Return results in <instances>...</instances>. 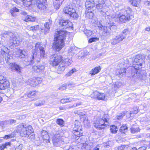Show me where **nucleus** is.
I'll list each match as a JSON object with an SVG mask.
<instances>
[{"instance_id":"1","label":"nucleus","mask_w":150,"mask_h":150,"mask_svg":"<svg viewBox=\"0 0 150 150\" xmlns=\"http://www.w3.org/2000/svg\"><path fill=\"white\" fill-rule=\"evenodd\" d=\"M57 32L58 35L54 37L53 47L56 51H59L64 46V40L67 33L64 30H60Z\"/></svg>"},{"instance_id":"2","label":"nucleus","mask_w":150,"mask_h":150,"mask_svg":"<svg viewBox=\"0 0 150 150\" xmlns=\"http://www.w3.org/2000/svg\"><path fill=\"white\" fill-rule=\"evenodd\" d=\"M119 10L121 11L120 13L117 16V18L120 22L125 23L131 19L132 15H131L132 10L129 7H125L123 5H119Z\"/></svg>"},{"instance_id":"3","label":"nucleus","mask_w":150,"mask_h":150,"mask_svg":"<svg viewBox=\"0 0 150 150\" xmlns=\"http://www.w3.org/2000/svg\"><path fill=\"white\" fill-rule=\"evenodd\" d=\"M108 115L107 114H104L102 117H98L94 121V127L99 130L104 128L106 125H108Z\"/></svg>"},{"instance_id":"4","label":"nucleus","mask_w":150,"mask_h":150,"mask_svg":"<svg viewBox=\"0 0 150 150\" xmlns=\"http://www.w3.org/2000/svg\"><path fill=\"white\" fill-rule=\"evenodd\" d=\"M72 62L71 59L69 58H64L63 59H62V63L60 65L58 66L57 69V73H61L65 70L66 67L71 65Z\"/></svg>"},{"instance_id":"5","label":"nucleus","mask_w":150,"mask_h":150,"mask_svg":"<svg viewBox=\"0 0 150 150\" xmlns=\"http://www.w3.org/2000/svg\"><path fill=\"white\" fill-rule=\"evenodd\" d=\"M33 129L32 126L30 125L25 127L24 125H19L18 131L21 136L26 137L28 134L32 132Z\"/></svg>"},{"instance_id":"6","label":"nucleus","mask_w":150,"mask_h":150,"mask_svg":"<svg viewBox=\"0 0 150 150\" xmlns=\"http://www.w3.org/2000/svg\"><path fill=\"white\" fill-rule=\"evenodd\" d=\"M128 33V30L125 29L122 33L115 36L112 40L111 44L112 45H115L122 41L126 37V35Z\"/></svg>"},{"instance_id":"7","label":"nucleus","mask_w":150,"mask_h":150,"mask_svg":"<svg viewBox=\"0 0 150 150\" xmlns=\"http://www.w3.org/2000/svg\"><path fill=\"white\" fill-rule=\"evenodd\" d=\"M52 141L53 145L56 146H61L64 144L59 131L57 132L53 136Z\"/></svg>"},{"instance_id":"8","label":"nucleus","mask_w":150,"mask_h":150,"mask_svg":"<svg viewBox=\"0 0 150 150\" xmlns=\"http://www.w3.org/2000/svg\"><path fill=\"white\" fill-rule=\"evenodd\" d=\"M62 57L61 56L57 55L56 54L52 55L50 57V61L53 67L60 65L62 63Z\"/></svg>"},{"instance_id":"9","label":"nucleus","mask_w":150,"mask_h":150,"mask_svg":"<svg viewBox=\"0 0 150 150\" xmlns=\"http://www.w3.org/2000/svg\"><path fill=\"white\" fill-rule=\"evenodd\" d=\"M10 46L13 47L18 46L19 43L22 41L21 38L18 37L16 36L15 34L10 32Z\"/></svg>"},{"instance_id":"10","label":"nucleus","mask_w":150,"mask_h":150,"mask_svg":"<svg viewBox=\"0 0 150 150\" xmlns=\"http://www.w3.org/2000/svg\"><path fill=\"white\" fill-rule=\"evenodd\" d=\"M142 56L140 55H137L136 56L133 61V64L135 65L134 69L136 70L141 69L142 67L143 60L142 58Z\"/></svg>"},{"instance_id":"11","label":"nucleus","mask_w":150,"mask_h":150,"mask_svg":"<svg viewBox=\"0 0 150 150\" xmlns=\"http://www.w3.org/2000/svg\"><path fill=\"white\" fill-rule=\"evenodd\" d=\"M63 11L65 13L69 14L74 18H76L78 17V15L74 8L69 6L66 7L64 8Z\"/></svg>"},{"instance_id":"12","label":"nucleus","mask_w":150,"mask_h":150,"mask_svg":"<svg viewBox=\"0 0 150 150\" xmlns=\"http://www.w3.org/2000/svg\"><path fill=\"white\" fill-rule=\"evenodd\" d=\"M96 4V7L97 9L101 12V14L103 16L106 17V16H108L110 15L109 12L108 11V8L105 6V4Z\"/></svg>"},{"instance_id":"13","label":"nucleus","mask_w":150,"mask_h":150,"mask_svg":"<svg viewBox=\"0 0 150 150\" xmlns=\"http://www.w3.org/2000/svg\"><path fill=\"white\" fill-rule=\"evenodd\" d=\"M42 80V79L41 78L38 77L36 78L34 77L29 79L26 82L29 85L31 86L35 87L40 83Z\"/></svg>"},{"instance_id":"14","label":"nucleus","mask_w":150,"mask_h":150,"mask_svg":"<svg viewBox=\"0 0 150 150\" xmlns=\"http://www.w3.org/2000/svg\"><path fill=\"white\" fill-rule=\"evenodd\" d=\"M59 24L62 27L65 28L72 27L73 26L72 23L69 20H66L62 18L60 19Z\"/></svg>"},{"instance_id":"15","label":"nucleus","mask_w":150,"mask_h":150,"mask_svg":"<svg viewBox=\"0 0 150 150\" xmlns=\"http://www.w3.org/2000/svg\"><path fill=\"white\" fill-rule=\"evenodd\" d=\"M10 66L12 71H16L18 74H20L22 69V67L19 64L16 63H10Z\"/></svg>"},{"instance_id":"16","label":"nucleus","mask_w":150,"mask_h":150,"mask_svg":"<svg viewBox=\"0 0 150 150\" xmlns=\"http://www.w3.org/2000/svg\"><path fill=\"white\" fill-rule=\"evenodd\" d=\"M93 94L95 96V98L99 100L105 101L107 100V98L105 97V94L103 93H99L97 91L93 92Z\"/></svg>"},{"instance_id":"17","label":"nucleus","mask_w":150,"mask_h":150,"mask_svg":"<svg viewBox=\"0 0 150 150\" xmlns=\"http://www.w3.org/2000/svg\"><path fill=\"white\" fill-rule=\"evenodd\" d=\"M38 49L40 51L41 57L44 58L45 57V51L43 47L41 46L40 43L38 42L36 43L35 46V51L36 52Z\"/></svg>"},{"instance_id":"18","label":"nucleus","mask_w":150,"mask_h":150,"mask_svg":"<svg viewBox=\"0 0 150 150\" xmlns=\"http://www.w3.org/2000/svg\"><path fill=\"white\" fill-rule=\"evenodd\" d=\"M96 0H86L85 3V6L87 9L89 10L92 8L95 4L97 3Z\"/></svg>"},{"instance_id":"19","label":"nucleus","mask_w":150,"mask_h":150,"mask_svg":"<svg viewBox=\"0 0 150 150\" xmlns=\"http://www.w3.org/2000/svg\"><path fill=\"white\" fill-rule=\"evenodd\" d=\"M37 3V7L40 10H44L46 9L45 6L46 0H35Z\"/></svg>"},{"instance_id":"20","label":"nucleus","mask_w":150,"mask_h":150,"mask_svg":"<svg viewBox=\"0 0 150 150\" xmlns=\"http://www.w3.org/2000/svg\"><path fill=\"white\" fill-rule=\"evenodd\" d=\"M1 53L4 54H7L6 56L5 57V59L7 63H9V50L7 47H4L3 48L1 49Z\"/></svg>"},{"instance_id":"21","label":"nucleus","mask_w":150,"mask_h":150,"mask_svg":"<svg viewBox=\"0 0 150 150\" xmlns=\"http://www.w3.org/2000/svg\"><path fill=\"white\" fill-rule=\"evenodd\" d=\"M32 68L34 71L36 72H43L45 69L44 66L42 65H34L33 66Z\"/></svg>"},{"instance_id":"22","label":"nucleus","mask_w":150,"mask_h":150,"mask_svg":"<svg viewBox=\"0 0 150 150\" xmlns=\"http://www.w3.org/2000/svg\"><path fill=\"white\" fill-rule=\"evenodd\" d=\"M15 51L16 52V54L20 58H24L26 55V53L25 50L22 51L19 49L17 48L16 49Z\"/></svg>"},{"instance_id":"23","label":"nucleus","mask_w":150,"mask_h":150,"mask_svg":"<svg viewBox=\"0 0 150 150\" xmlns=\"http://www.w3.org/2000/svg\"><path fill=\"white\" fill-rule=\"evenodd\" d=\"M101 67L100 66L96 67L92 69L89 71V74L91 75L92 76L95 75V74L98 73L101 70Z\"/></svg>"},{"instance_id":"24","label":"nucleus","mask_w":150,"mask_h":150,"mask_svg":"<svg viewBox=\"0 0 150 150\" xmlns=\"http://www.w3.org/2000/svg\"><path fill=\"white\" fill-rule=\"evenodd\" d=\"M9 81H5L3 82H0V90L5 89L9 87Z\"/></svg>"},{"instance_id":"25","label":"nucleus","mask_w":150,"mask_h":150,"mask_svg":"<svg viewBox=\"0 0 150 150\" xmlns=\"http://www.w3.org/2000/svg\"><path fill=\"white\" fill-rule=\"evenodd\" d=\"M52 24V21L49 20L44 25L45 33H47L49 31L50 27Z\"/></svg>"},{"instance_id":"26","label":"nucleus","mask_w":150,"mask_h":150,"mask_svg":"<svg viewBox=\"0 0 150 150\" xmlns=\"http://www.w3.org/2000/svg\"><path fill=\"white\" fill-rule=\"evenodd\" d=\"M100 29L103 31L102 35L105 37H107L110 34V32L108 30L107 28L106 27L101 26L100 27Z\"/></svg>"},{"instance_id":"27","label":"nucleus","mask_w":150,"mask_h":150,"mask_svg":"<svg viewBox=\"0 0 150 150\" xmlns=\"http://www.w3.org/2000/svg\"><path fill=\"white\" fill-rule=\"evenodd\" d=\"M92 144L91 143H88L86 142L83 144V146L81 147L82 150H90L91 148Z\"/></svg>"},{"instance_id":"28","label":"nucleus","mask_w":150,"mask_h":150,"mask_svg":"<svg viewBox=\"0 0 150 150\" xmlns=\"http://www.w3.org/2000/svg\"><path fill=\"white\" fill-rule=\"evenodd\" d=\"M82 130H76L74 131L73 130V133L75 135L74 137L75 139L78 140L79 138L83 135V133L81 132Z\"/></svg>"},{"instance_id":"29","label":"nucleus","mask_w":150,"mask_h":150,"mask_svg":"<svg viewBox=\"0 0 150 150\" xmlns=\"http://www.w3.org/2000/svg\"><path fill=\"white\" fill-rule=\"evenodd\" d=\"M82 127L81 125V123L79 122H76L75 123V126L74 128V131L76 130H82Z\"/></svg>"},{"instance_id":"30","label":"nucleus","mask_w":150,"mask_h":150,"mask_svg":"<svg viewBox=\"0 0 150 150\" xmlns=\"http://www.w3.org/2000/svg\"><path fill=\"white\" fill-rule=\"evenodd\" d=\"M19 9L16 7H13L11 9L10 12L12 16L15 17L17 16V13L19 12Z\"/></svg>"},{"instance_id":"31","label":"nucleus","mask_w":150,"mask_h":150,"mask_svg":"<svg viewBox=\"0 0 150 150\" xmlns=\"http://www.w3.org/2000/svg\"><path fill=\"white\" fill-rule=\"evenodd\" d=\"M125 72L126 69L123 68L117 70L116 72V73L117 75L122 76L125 74Z\"/></svg>"},{"instance_id":"32","label":"nucleus","mask_w":150,"mask_h":150,"mask_svg":"<svg viewBox=\"0 0 150 150\" xmlns=\"http://www.w3.org/2000/svg\"><path fill=\"white\" fill-rule=\"evenodd\" d=\"M28 134V136H27L26 137L30 139L31 141H33L35 139V136L33 129L32 132H30V134Z\"/></svg>"},{"instance_id":"33","label":"nucleus","mask_w":150,"mask_h":150,"mask_svg":"<svg viewBox=\"0 0 150 150\" xmlns=\"http://www.w3.org/2000/svg\"><path fill=\"white\" fill-rule=\"evenodd\" d=\"M110 131L111 132L113 133H116L117 132L118 130V128L117 127L114 125H112L110 126Z\"/></svg>"},{"instance_id":"34","label":"nucleus","mask_w":150,"mask_h":150,"mask_svg":"<svg viewBox=\"0 0 150 150\" xmlns=\"http://www.w3.org/2000/svg\"><path fill=\"white\" fill-rule=\"evenodd\" d=\"M136 77L139 79H141L142 78V75L140 74L139 72L136 71V73L132 75V77L133 78L135 79Z\"/></svg>"},{"instance_id":"35","label":"nucleus","mask_w":150,"mask_h":150,"mask_svg":"<svg viewBox=\"0 0 150 150\" xmlns=\"http://www.w3.org/2000/svg\"><path fill=\"white\" fill-rule=\"evenodd\" d=\"M45 104V101L44 100H39L37 101L35 103V105L36 106H41Z\"/></svg>"},{"instance_id":"36","label":"nucleus","mask_w":150,"mask_h":150,"mask_svg":"<svg viewBox=\"0 0 150 150\" xmlns=\"http://www.w3.org/2000/svg\"><path fill=\"white\" fill-rule=\"evenodd\" d=\"M56 123L61 127L64 126V121L63 120L61 119H58L57 120Z\"/></svg>"},{"instance_id":"37","label":"nucleus","mask_w":150,"mask_h":150,"mask_svg":"<svg viewBox=\"0 0 150 150\" xmlns=\"http://www.w3.org/2000/svg\"><path fill=\"white\" fill-rule=\"evenodd\" d=\"M42 137V138L46 142H50V137L48 134H46Z\"/></svg>"},{"instance_id":"38","label":"nucleus","mask_w":150,"mask_h":150,"mask_svg":"<svg viewBox=\"0 0 150 150\" xmlns=\"http://www.w3.org/2000/svg\"><path fill=\"white\" fill-rule=\"evenodd\" d=\"M130 129L132 133H135L139 132L140 129L138 127L136 128L131 127Z\"/></svg>"},{"instance_id":"39","label":"nucleus","mask_w":150,"mask_h":150,"mask_svg":"<svg viewBox=\"0 0 150 150\" xmlns=\"http://www.w3.org/2000/svg\"><path fill=\"white\" fill-rule=\"evenodd\" d=\"M127 127L126 126V125H123L121 126L120 129V131L123 133H125L126 131L127 130Z\"/></svg>"},{"instance_id":"40","label":"nucleus","mask_w":150,"mask_h":150,"mask_svg":"<svg viewBox=\"0 0 150 150\" xmlns=\"http://www.w3.org/2000/svg\"><path fill=\"white\" fill-rule=\"evenodd\" d=\"M140 2V0H133L132 4L135 6H139Z\"/></svg>"},{"instance_id":"41","label":"nucleus","mask_w":150,"mask_h":150,"mask_svg":"<svg viewBox=\"0 0 150 150\" xmlns=\"http://www.w3.org/2000/svg\"><path fill=\"white\" fill-rule=\"evenodd\" d=\"M84 33L87 37H89L92 34V33L91 31L87 29L84 30Z\"/></svg>"},{"instance_id":"42","label":"nucleus","mask_w":150,"mask_h":150,"mask_svg":"<svg viewBox=\"0 0 150 150\" xmlns=\"http://www.w3.org/2000/svg\"><path fill=\"white\" fill-rule=\"evenodd\" d=\"M72 101V100L71 98H65V99H62L61 100L60 102L61 103H67L69 102H71Z\"/></svg>"},{"instance_id":"43","label":"nucleus","mask_w":150,"mask_h":150,"mask_svg":"<svg viewBox=\"0 0 150 150\" xmlns=\"http://www.w3.org/2000/svg\"><path fill=\"white\" fill-rule=\"evenodd\" d=\"M76 70L74 68L72 69L67 73V74H66V76L68 77L71 76L74 72H76Z\"/></svg>"},{"instance_id":"44","label":"nucleus","mask_w":150,"mask_h":150,"mask_svg":"<svg viewBox=\"0 0 150 150\" xmlns=\"http://www.w3.org/2000/svg\"><path fill=\"white\" fill-rule=\"evenodd\" d=\"M7 146H9V142L6 143L5 144H3L2 146H0V150H4V149Z\"/></svg>"},{"instance_id":"45","label":"nucleus","mask_w":150,"mask_h":150,"mask_svg":"<svg viewBox=\"0 0 150 150\" xmlns=\"http://www.w3.org/2000/svg\"><path fill=\"white\" fill-rule=\"evenodd\" d=\"M99 40V38H92L88 40V42L90 43H91L92 42L98 41Z\"/></svg>"},{"instance_id":"46","label":"nucleus","mask_w":150,"mask_h":150,"mask_svg":"<svg viewBox=\"0 0 150 150\" xmlns=\"http://www.w3.org/2000/svg\"><path fill=\"white\" fill-rule=\"evenodd\" d=\"M35 91H33L29 93L27 95L28 97L29 98H31L32 96L35 95Z\"/></svg>"},{"instance_id":"47","label":"nucleus","mask_w":150,"mask_h":150,"mask_svg":"<svg viewBox=\"0 0 150 150\" xmlns=\"http://www.w3.org/2000/svg\"><path fill=\"white\" fill-rule=\"evenodd\" d=\"M39 29V25H37L31 26L30 28V30L32 31L35 30Z\"/></svg>"},{"instance_id":"48","label":"nucleus","mask_w":150,"mask_h":150,"mask_svg":"<svg viewBox=\"0 0 150 150\" xmlns=\"http://www.w3.org/2000/svg\"><path fill=\"white\" fill-rule=\"evenodd\" d=\"M67 86L69 87V88L73 87L75 86V84L72 82H71L68 83Z\"/></svg>"},{"instance_id":"49","label":"nucleus","mask_w":150,"mask_h":150,"mask_svg":"<svg viewBox=\"0 0 150 150\" xmlns=\"http://www.w3.org/2000/svg\"><path fill=\"white\" fill-rule=\"evenodd\" d=\"M114 87L115 88H119L121 85V83L120 82H117L114 83Z\"/></svg>"},{"instance_id":"50","label":"nucleus","mask_w":150,"mask_h":150,"mask_svg":"<svg viewBox=\"0 0 150 150\" xmlns=\"http://www.w3.org/2000/svg\"><path fill=\"white\" fill-rule=\"evenodd\" d=\"M5 81H8L7 80L6 77H4L2 75H0V82H3Z\"/></svg>"},{"instance_id":"51","label":"nucleus","mask_w":150,"mask_h":150,"mask_svg":"<svg viewBox=\"0 0 150 150\" xmlns=\"http://www.w3.org/2000/svg\"><path fill=\"white\" fill-rule=\"evenodd\" d=\"M2 35L5 38L8 37L9 36V32L5 31L2 34Z\"/></svg>"},{"instance_id":"52","label":"nucleus","mask_w":150,"mask_h":150,"mask_svg":"<svg viewBox=\"0 0 150 150\" xmlns=\"http://www.w3.org/2000/svg\"><path fill=\"white\" fill-rule=\"evenodd\" d=\"M35 54H33L32 56V59L30 60V62L31 64H32V63L33 64V62H35V60H36V57H35Z\"/></svg>"},{"instance_id":"53","label":"nucleus","mask_w":150,"mask_h":150,"mask_svg":"<svg viewBox=\"0 0 150 150\" xmlns=\"http://www.w3.org/2000/svg\"><path fill=\"white\" fill-rule=\"evenodd\" d=\"M35 18L34 17H32L31 16H29V19H28L27 21L26 22L31 21H34L35 20Z\"/></svg>"},{"instance_id":"54","label":"nucleus","mask_w":150,"mask_h":150,"mask_svg":"<svg viewBox=\"0 0 150 150\" xmlns=\"http://www.w3.org/2000/svg\"><path fill=\"white\" fill-rule=\"evenodd\" d=\"M96 1L97 3H98V4H102V5H103V4H105V1L103 0H98V2H97L96 0Z\"/></svg>"},{"instance_id":"55","label":"nucleus","mask_w":150,"mask_h":150,"mask_svg":"<svg viewBox=\"0 0 150 150\" xmlns=\"http://www.w3.org/2000/svg\"><path fill=\"white\" fill-rule=\"evenodd\" d=\"M127 146L125 145H122L119 146L118 148V150H123Z\"/></svg>"},{"instance_id":"56","label":"nucleus","mask_w":150,"mask_h":150,"mask_svg":"<svg viewBox=\"0 0 150 150\" xmlns=\"http://www.w3.org/2000/svg\"><path fill=\"white\" fill-rule=\"evenodd\" d=\"M23 147V145L22 144H20L17 147L15 150H21Z\"/></svg>"},{"instance_id":"57","label":"nucleus","mask_w":150,"mask_h":150,"mask_svg":"<svg viewBox=\"0 0 150 150\" xmlns=\"http://www.w3.org/2000/svg\"><path fill=\"white\" fill-rule=\"evenodd\" d=\"M56 3L54 2V6L56 9H57L59 8V3L57 2V4H56Z\"/></svg>"},{"instance_id":"58","label":"nucleus","mask_w":150,"mask_h":150,"mask_svg":"<svg viewBox=\"0 0 150 150\" xmlns=\"http://www.w3.org/2000/svg\"><path fill=\"white\" fill-rule=\"evenodd\" d=\"M47 134H48V133L46 131L43 130L41 132V135L42 137Z\"/></svg>"},{"instance_id":"59","label":"nucleus","mask_w":150,"mask_h":150,"mask_svg":"<svg viewBox=\"0 0 150 150\" xmlns=\"http://www.w3.org/2000/svg\"><path fill=\"white\" fill-rule=\"evenodd\" d=\"M12 82V84L14 87H15L16 86H17V83H16V81L15 80V79H14L13 80L11 81Z\"/></svg>"},{"instance_id":"60","label":"nucleus","mask_w":150,"mask_h":150,"mask_svg":"<svg viewBox=\"0 0 150 150\" xmlns=\"http://www.w3.org/2000/svg\"><path fill=\"white\" fill-rule=\"evenodd\" d=\"M6 121H2L0 122V126L3 127L5 125L6 123Z\"/></svg>"},{"instance_id":"61","label":"nucleus","mask_w":150,"mask_h":150,"mask_svg":"<svg viewBox=\"0 0 150 150\" xmlns=\"http://www.w3.org/2000/svg\"><path fill=\"white\" fill-rule=\"evenodd\" d=\"M67 86H62L59 88V90L62 91L66 89Z\"/></svg>"},{"instance_id":"62","label":"nucleus","mask_w":150,"mask_h":150,"mask_svg":"<svg viewBox=\"0 0 150 150\" xmlns=\"http://www.w3.org/2000/svg\"><path fill=\"white\" fill-rule=\"evenodd\" d=\"M146 149V146H142L139 147L137 150H145Z\"/></svg>"},{"instance_id":"63","label":"nucleus","mask_w":150,"mask_h":150,"mask_svg":"<svg viewBox=\"0 0 150 150\" xmlns=\"http://www.w3.org/2000/svg\"><path fill=\"white\" fill-rule=\"evenodd\" d=\"M73 2L74 4H79L80 2V0H74Z\"/></svg>"},{"instance_id":"64","label":"nucleus","mask_w":150,"mask_h":150,"mask_svg":"<svg viewBox=\"0 0 150 150\" xmlns=\"http://www.w3.org/2000/svg\"><path fill=\"white\" fill-rule=\"evenodd\" d=\"M123 116L122 115H120L117 116L116 117V118L117 120H120L123 118Z\"/></svg>"}]
</instances>
